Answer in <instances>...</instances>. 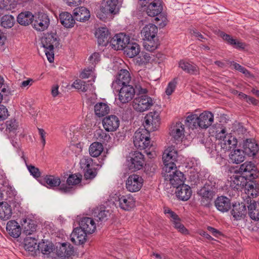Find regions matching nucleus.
I'll return each instance as SVG.
<instances>
[{"label": "nucleus", "mask_w": 259, "mask_h": 259, "mask_svg": "<svg viewBox=\"0 0 259 259\" xmlns=\"http://www.w3.org/2000/svg\"><path fill=\"white\" fill-rule=\"evenodd\" d=\"M213 121V114L209 111H204L199 116L196 114L189 115L185 122L189 128L193 130L197 127L206 129L212 124Z\"/></svg>", "instance_id": "f257e3e1"}, {"label": "nucleus", "mask_w": 259, "mask_h": 259, "mask_svg": "<svg viewBox=\"0 0 259 259\" xmlns=\"http://www.w3.org/2000/svg\"><path fill=\"white\" fill-rule=\"evenodd\" d=\"M41 43L45 49L46 55L48 61L51 63L54 60V49L60 44V38L55 31L48 32L44 34L41 37Z\"/></svg>", "instance_id": "f03ea898"}, {"label": "nucleus", "mask_w": 259, "mask_h": 259, "mask_svg": "<svg viewBox=\"0 0 259 259\" xmlns=\"http://www.w3.org/2000/svg\"><path fill=\"white\" fill-rule=\"evenodd\" d=\"M217 138L220 140L218 146L224 152L234 150L237 145V140L234 136L231 134H226V130L223 129L221 132L217 135Z\"/></svg>", "instance_id": "7ed1b4c3"}, {"label": "nucleus", "mask_w": 259, "mask_h": 259, "mask_svg": "<svg viewBox=\"0 0 259 259\" xmlns=\"http://www.w3.org/2000/svg\"><path fill=\"white\" fill-rule=\"evenodd\" d=\"M150 132L151 131H147L146 128L139 129L135 132L133 142L134 146L138 149H146L151 146L149 136Z\"/></svg>", "instance_id": "20e7f679"}, {"label": "nucleus", "mask_w": 259, "mask_h": 259, "mask_svg": "<svg viewBox=\"0 0 259 259\" xmlns=\"http://www.w3.org/2000/svg\"><path fill=\"white\" fill-rule=\"evenodd\" d=\"M178 152L175 147H169L166 149L162 156V160L164 164L163 171L169 172L176 168L175 161H177Z\"/></svg>", "instance_id": "39448f33"}, {"label": "nucleus", "mask_w": 259, "mask_h": 259, "mask_svg": "<svg viewBox=\"0 0 259 259\" xmlns=\"http://www.w3.org/2000/svg\"><path fill=\"white\" fill-rule=\"evenodd\" d=\"M145 163L144 155L138 151L130 153L127 159V165L128 169L135 171L142 169Z\"/></svg>", "instance_id": "423d86ee"}, {"label": "nucleus", "mask_w": 259, "mask_h": 259, "mask_svg": "<svg viewBox=\"0 0 259 259\" xmlns=\"http://www.w3.org/2000/svg\"><path fill=\"white\" fill-rule=\"evenodd\" d=\"M113 89L118 93V100L122 104L131 101L135 95V90L131 85H123L121 87Z\"/></svg>", "instance_id": "0eeeda50"}, {"label": "nucleus", "mask_w": 259, "mask_h": 259, "mask_svg": "<svg viewBox=\"0 0 259 259\" xmlns=\"http://www.w3.org/2000/svg\"><path fill=\"white\" fill-rule=\"evenodd\" d=\"M152 98L146 95H141L133 101V108L138 112H143L153 105Z\"/></svg>", "instance_id": "6e6552de"}, {"label": "nucleus", "mask_w": 259, "mask_h": 259, "mask_svg": "<svg viewBox=\"0 0 259 259\" xmlns=\"http://www.w3.org/2000/svg\"><path fill=\"white\" fill-rule=\"evenodd\" d=\"M160 124L159 114L157 111L150 112L145 117L144 128L153 132L157 129Z\"/></svg>", "instance_id": "1a4fd4ad"}, {"label": "nucleus", "mask_w": 259, "mask_h": 259, "mask_svg": "<svg viewBox=\"0 0 259 259\" xmlns=\"http://www.w3.org/2000/svg\"><path fill=\"white\" fill-rule=\"evenodd\" d=\"M143 184V179L141 176L137 174L129 176L125 182L126 189L131 192L139 191Z\"/></svg>", "instance_id": "9d476101"}, {"label": "nucleus", "mask_w": 259, "mask_h": 259, "mask_svg": "<svg viewBox=\"0 0 259 259\" xmlns=\"http://www.w3.org/2000/svg\"><path fill=\"white\" fill-rule=\"evenodd\" d=\"M164 177L166 180H168L174 187H179L181 185H184V175L179 170H177L176 168H174L173 170H169V172L165 171Z\"/></svg>", "instance_id": "9b49d317"}, {"label": "nucleus", "mask_w": 259, "mask_h": 259, "mask_svg": "<svg viewBox=\"0 0 259 259\" xmlns=\"http://www.w3.org/2000/svg\"><path fill=\"white\" fill-rule=\"evenodd\" d=\"M217 191V189H213L212 187L204 185L198 192V195L201 197V204L209 207Z\"/></svg>", "instance_id": "f8f14e48"}, {"label": "nucleus", "mask_w": 259, "mask_h": 259, "mask_svg": "<svg viewBox=\"0 0 259 259\" xmlns=\"http://www.w3.org/2000/svg\"><path fill=\"white\" fill-rule=\"evenodd\" d=\"M130 36L123 33L116 34L110 40L109 43L112 48L115 50H123L130 40Z\"/></svg>", "instance_id": "ddd939ff"}, {"label": "nucleus", "mask_w": 259, "mask_h": 259, "mask_svg": "<svg viewBox=\"0 0 259 259\" xmlns=\"http://www.w3.org/2000/svg\"><path fill=\"white\" fill-rule=\"evenodd\" d=\"M81 175L77 176L76 175H71L67 180V184H62L58 190L62 193L67 194L72 193L73 189L71 185H76L81 182Z\"/></svg>", "instance_id": "4468645a"}, {"label": "nucleus", "mask_w": 259, "mask_h": 259, "mask_svg": "<svg viewBox=\"0 0 259 259\" xmlns=\"http://www.w3.org/2000/svg\"><path fill=\"white\" fill-rule=\"evenodd\" d=\"M239 171L246 179L251 180L256 177V167L251 162H246L241 164Z\"/></svg>", "instance_id": "2eb2a0df"}, {"label": "nucleus", "mask_w": 259, "mask_h": 259, "mask_svg": "<svg viewBox=\"0 0 259 259\" xmlns=\"http://www.w3.org/2000/svg\"><path fill=\"white\" fill-rule=\"evenodd\" d=\"M116 205L123 210L129 211L135 207V201L131 195H119L116 200Z\"/></svg>", "instance_id": "dca6fc26"}, {"label": "nucleus", "mask_w": 259, "mask_h": 259, "mask_svg": "<svg viewBox=\"0 0 259 259\" xmlns=\"http://www.w3.org/2000/svg\"><path fill=\"white\" fill-rule=\"evenodd\" d=\"M131 79L129 72L126 69H121L118 73L116 79L113 81L112 87L116 89L123 85L128 84Z\"/></svg>", "instance_id": "f3484780"}, {"label": "nucleus", "mask_w": 259, "mask_h": 259, "mask_svg": "<svg viewBox=\"0 0 259 259\" xmlns=\"http://www.w3.org/2000/svg\"><path fill=\"white\" fill-rule=\"evenodd\" d=\"M31 24L36 30L44 31L48 27L50 24V19L46 14L41 13L35 17Z\"/></svg>", "instance_id": "a211bd4d"}, {"label": "nucleus", "mask_w": 259, "mask_h": 259, "mask_svg": "<svg viewBox=\"0 0 259 259\" xmlns=\"http://www.w3.org/2000/svg\"><path fill=\"white\" fill-rule=\"evenodd\" d=\"M243 151L249 156H255L259 151V145L254 139H246L243 144Z\"/></svg>", "instance_id": "6ab92c4d"}, {"label": "nucleus", "mask_w": 259, "mask_h": 259, "mask_svg": "<svg viewBox=\"0 0 259 259\" xmlns=\"http://www.w3.org/2000/svg\"><path fill=\"white\" fill-rule=\"evenodd\" d=\"M103 125L107 132H114L119 125V118L114 115H108L105 117L102 121Z\"/></svg>", "instance_id": "aec40b11"}, {"label": "nucleus", "mask_w": 259, "mask_h": 259, "mask_svg": "<svg viewBox=\"0 0 259 259\" xmlns=\"http://www.w3.org/2000/svg\"><path fill=\"white\" fill-rule=\"evenodd\" d=\"M120 5L118 1L106 0L101 7V11L105 14L115 15L118 13Z\"/></svg>", "instance_id": "412c9836"}, {"label": "nucleus", "mask_w": 259, "mask_h": 259, "mask_svg": "<svg viewBox=\"0 0 259 259\" xmlns=\"http://www.w3.org/2000/svg\"><path fill=\"white\" fill-rule=\"evenodd\" d=\"M87 234L81 229L77 227L71 234V241L75 245L83 244L87 241Z\"/></svg>", "instance_id": "4be33fe9"}, {"label": "nucleus", "mask_w": 259, "mask_h": 259, "mask_svg": "<svg viewBox=\"0 0 259 259\" xmlns=\"http://www.w3.org/2000/svg\"><path fill=\"white\" fill-rule=\"evenodd\" d=\"M79 228L88 234H92L96 229V225L93 219L89 217L83 218L79 223Z\"/></svg>", "instance_id": "5701e85b"}, {"label": "nucleus", "mask_w": 259, "mask_h": 259, "mask_svg": "<svg viewBox=\"0 0 259 259\" xmlns=\"http://www.w3.org/2000/svg\"><path fill=\"white\" fill-rule=\"evenodd\" d=\"M95 35L99 45L106 46L110 41L109 32L105 27L99 28L96 31Z\"/></svg>", "instance_id": "b1692460"}, {"label": "nucleus", "mask_w": 259, "mask_h": 259, "mask_svg": "<svg viewBox=\"0 0 259 259\" xmlns=\"http://www.w3.org/2000/svg\"><path fill=\"white\" fill-rule=\"evenodd\" d=\"M246 213V209L243 203H235L233 204L231 214L234 220L239 221L244 219Z\"/></svg>", "instance_id": "393cba45"}, {"label": "nucleus", "mask_w": 259, "mask_h": 259, "mask_svg": "<svg viewBox=\"0 0 259 259\" xmlns=\"http://www.w3.org/2000/svg\"><path fill=\"white\" fill-rule=\"evenodd\" d=\"M57 254L62 258H68L73 255V247L69 243H63L57 248Z\"/></svg>", "instance_id": "a878e982"}, {"label": "nucleus", "mask_w": 259, "mask_h": 259, "mask_svg": "<svg viewBox=\"0 0 259 259\" xmlns=\"http://www.w3.org/2000/svg\"><path fill=\"white\" fill-rule=\"evenodd\" d=\"M157 32V27L153 24L146 25L143 28L141 31V34L144 36V39H153L156 38Z\"/></svg>", "instance_id": "bb28decb"}, {"label": "nucleus", "mask_w": 259, "mask_h": 259, "mask_svg": "<svg viewBox=\"0 0 259 259\" xmlns=\"http://www.w3.org/2000/svg\"><path fill=\"white\" fill-rule=\"evenodd\" d=\"M176 194L177 197L182 201H187L191 197L192 191L190 186L184 184L176 188Z\"/></svg>", "instance_id": "cd10ccee"}, {"label": "nucleus", "mask_w": 259, "mask_h": 259, "mask_svg": "<svg viewBox=\"0 0 259 259\" xmlns=\"http://www.w3.org/2000/svg\"><path fill=\"white\" fill-rule=\"evenodd\" d=\"M214 205L218 210L223 212H227L231 208V201L227 197L221 196L215 199Z\"/></svg>", "instance_id": "c85d7f7f"}, {"label": "nucleus", "mask_w": 259, "mask_h": 259, "mask_svg": "<svg viewBox=\"0 0 259 259\" xmlns=\"http://www.w3.org/2000/svg\"><path fill=\"white\" fill-rule=\"evenodd\" d=\"M75 19L79 22L88 20L90 17V11L84 7L76 8L73 11Z\"/></svg>", "instance_id": "c756f323"}, {"label": "nucleus", "mask_w": 259, "mask_h": 259, "mask_svg": "<svg viewBox=\"0 0 259 259\" xmlns=\"http://www.w3.org/2000/svg\"><path fill=\"white\" fill-rule=\"evenodd\" d=\"M6 230L11 236L15 238L19 237L21 233L20 226L14 220L9 221L7 223Z\"/></svg>", "instance_id": "7c9ffc66"}, {"label": "nucleus", "mask_w": 259, "mask_h": 259, "mask_svg": "<svg viewBox=\"0 0 259 259\" xmlns=\"http://www.w3.org/2000/svg\"><path fill=\"white\" fill-rule=\"evenodd\" d=\"M124 54L130 58H134L139 55L140 52V46L136 42L131 41L127 43L123 50Z\"/></svg>", "instance_id": "2f4dec72"}, {"label": "nucleus", "mask_w": 259, "mask_h": 259, "mask_svg": "<svg viewBox=\"0 0 259 259\" xmlns=\"http://www.w3.org/2000/svg\"><path fill=\"white\" fill-rule=\"evenodd\" d=\"M146 11L148 16L155 17L159 14L162 10V7L160 3L158 1H154L147 5Z\"/></svg>", "instance_id": "473e14b6"}, {"label": "nucleus", "mask_w": 259, "mask_h": 259, "mask_svg": "<svg viewBox=\"0 0 259 259\" xmlns=\"http://www.w3.org/2000/svg\"><path fill=\"white\" fill-rule=\"evenodd\" d=\"M40 181L42 184H47V188L50 189H54L61 185L60 179L52 175H46Z\"/></svg>", "instance_id": "72a5a7b5"}, {"label": "nucleus", "mask_w": 259, "mask_h": 259, "mask_svg": "<svg viewBox=\"0 0 259 259\" xmlns=\"http://www.w3.org/2000/svg\"><path fill=\"white\" fill-rule=\"evenodd\" d=\"M169 134L175 140H179L184 134V125L181 122H176L171 127Z\"/></svg>", "instance_id": "f704fd0d"}, {"label": "nucleus", "mask_w": 259, "mask_h": 259, "mask_svg": "<svg viewBox=\"0 0 259 259\" xmlns=\"http://www.w3.org/2000/svg\"><path fill=\"white\" fill-rule=\"evenodd\" d=\"M230 187L234 191H238L244 187L247 180L242 176H235L231 178Z\"/></svg>", "instance_id": "c9c22d12"}, {"label": "nucleus", "mask_w": 259, "mask_h": 259, "mask_svg": "<svg viewBox=\"0 0 259 259\" xmlns=\"http://www.w3.org/2000/svg\"><path fill=\"white\" fill-rule=\"evenodd\" d=\"M60 20L61 24L66 28L73 27L75 23L74 16L67 12L61 13L59 15Z\"/></svg>", "instance_id": "e433bc0d"}, {"label": "nucleus", "mask_w": 259, "mask_h": 259, "mask_svg": "<svg viewBox=\"0 0 259 259\" xmlns=\"http://www.w3.org/2000/svg\"><path fill=\"white\" fill-rule=\"evenodd\" d=\"M34 16L29 11L21 12L17 16V22L21 25L27 26L31 24Z\"/></svg>", "instance_id": "4c0bfd02"}, {"label": "nucleus", "mask_w": 259, "mask_h": 259, "mask_svg": "<svg viewBox=\"0 0 259 259\" xmlns=\"http://www.w3.org/2000/svg\"><path fill=\"white\" fill-rule=\"evenodd\" d=\"M12 215L11 206L7 202H0V219L8 220Z\"/></svg>", "instance_id": "58836bf2"}, {"label": "nucleus", "mask_w": 259, "mask_h": 259, "mask_svg": "<svg viewBox=\"0 0 259 259\" xmlns=\"http://www.w3.org/2000/svg\"><path fill=\"white\" fill-rule=\"evenodd\" d=\"M109 106L106 103H97L94 106L95 113L99 117L106 115L109 112Z\"/></svg>", "instance_id": "ea45409f"}, {"label": "nucleus", "mask_w": 259, "mask_h": 259, "mask_svg": "<svg viewBox=\"0 0 259 259\" xmlns=\"http://www.w3.org/2000/svg\"><path fill=\"white\" fill-rule=\"evenodd\" d=\"M24 247L25 250L28 251L35 252V251L38 248L37 240L34 237H26L24 239Z\"/></svg>", "instance_id": "a19ab883"}, {"label": "nucleus", "mask_w": 259, "mask_h": 259, "mask_svg": "<svg viewBox=\"0 0 259 259\" xmlns=\"http://www.w3.org/2000/svg\"><path fill=\"white\" fill-rule=\"evenodd\" d=\"M243 150L240 149H234L229 155L231 161L233 163L239 164L244 160L245 156Z\"/></svg>", "instance_id": "79ce46f5"}, {"label": "nucleus", "mask_w": 259, "mask_h": 259, "mask_svg": "<svg viewBox=\"0 0 259 259\" xmlns=\"http://www.w3.org/2000/svg\"><path fill=\"white\" fill-rule=\"evenodd\" d=\"M249 214L251 219L259 220V204L254 200L250 201V204L248 206Z\"/></svg>", "instance_id": "37998d69"}, {"label": "nucleus", "mask_w": 259, "mask_h": 259, "mask_svg": "<svg viewBox=\"0 0 259 259\" xmlns=\"http://www.w3.org/2000/svg\"><path fill=\"white\" fill-rule=\"evenodd\" d=\"M104 149L103 145L98 142L93 143L89 147V153L92 157H97L103 152Z\"/></svg>", "instance_id": "c03bdc74"}, {"label": "nucleus", "mask_w": 259, "mask_h": 259, "mask_svg": "<svg viewBox=\"0 0 259 259\" xmlns=\"http://www.w3.org/2000/svg\"><path fill=\"white\" fill-rule=\"evenodd\" d=\"M154 57L151 52H142L137 58V63L139 65H146L153 60Z\"/></svg>", "instance_id": "a18cd8bd"}, {"label": "nucleus", "mask_w": 259, "mask_h": 259, "mask_svg": "<svg viewBox=\"0 0 259 259\" xmlns=\"http://www.w3.org/2000/svg\"><path fill=\"white\" fill-rule=\"evenodd\" d=\"M179 67L186 72L195 74H197L198 71L195 65L190 64L189 63L183 60H181L179 62Z\"/></svg>", "instance_id": "49530a36"}, {"label": "nucleus", "mask_w": 259, "mask_h": 259, "mask_svg": "<svg viewBox=\"0 0 259 259\" xmlns=\"http://www.w3.org/2000/svg\"><path fill=\"white\" fill-rule=\"evenodd\" d=\"M109 215V212L108 210L105 209L99 210L97 209L94 212V219L99 223L100 222L101 224L103 222H105L108 219Z\"/></svg>", "instance_id": "de8ad7c7"}, {"label": "nucleus", "mask_w": 259, "mask_h": 259, "mask_svg": "<svg viewBox=\"0 0 259 259\" xmlns=\"http://www.w3.org/2000/svg\"><path fill=\"white\" fill-rule=\"evenodd\" d=\"M1 24L2 27L5 28H12L15 23L14 17L10 15H5L1 19Z\"/></svg>", "instance_id": "09e8293b"}, {"label": "nucleus", "mask_w": 259, "mask_h": 259, "mask_svg": "<svg viewBox=\"0 0 259 259\" xmlns=\"http://www.w3.org/2000/svg\"><path fill=\"white\" fill-rule=\"evenodd\" d=\"M145 40H146V41L144 42V47L147 51L151 53L155 50L159 46V43L157 41V38H154L153 39Z\"/></svg>", "instance_id": "8fccbe9b"}, {"label": "nucleus", "mask_w": 259, "mask_h": 259, "mask_svg": "<svg viewBox=\"0 0 259 259\" xmlns=\"http://www.w3.org/2000/svg\"><path fill=\"white\" fill-rule=\"evenodd\" d=\"M38 249L40 250L44 254H49L53 251L54 248L52 244L47 242H42L38 243Z\"/></svg>", "instance_id": "3c124183"}, {"label": "nucleus", "mask_w": 259, "mask_h": 259, "mask_svg": "<svg viewBox=\"0 0 259 259\" xmlns=\"http://www.w3.org/2000/svg\"><path fill=\"white\" fill-rule=\"evenodd\" d=\"M93 159L90 157L84 156L80 161V167L84 170L93 167Z\"/></svg>", "instance_id": "603ef678"}, {"label": "nucleus", "mask_w": 259, "mask_h": 259, "mask_svg": "<svg viewBox=\"0 0 259 259\" xmlns=\"http://www.w3.org/2000/svg\"><path fill=\"white\" fill-rule=\"evenodd\" d=\"M94 136L97 140L101 142L108 141L110 138V136L102 130H97Z\"/></svg>", "instance_id": "864d4df0"}, {"label": "nucleus", "mask_w": 259, "mask_h": 259, "mask_svg": "<svg viewBox=\"0 0 259 259\" xmlns=\"http://www.w3.org/2000/svg\"><path fill=\"white\" fill-rule=\"evenodd\" d=\"M6 130L9 131V132L15 133L17 130L18 124V122L15 119H11L8 120L6 122Z\"/></svg>", "instance_id": "5fc2aeb1"}, {"label": "nucleus", "mask_w": 259, "mask_h": 259, "mask_svg": "<svg viewBox=\"0 0 259 259\" xmlns=\"http://www.w3.org/2000/svg\"><path fill=\"white\" fill-rule=\"evenodd\" d=\"M244 186L247 189L248 194H250L253 197H255L258 195L259 193V188L258 187H255L254 188L253 184H247L246 181Z\"/></svg>", "instance_id": "6e6d98bb"}, {"label": "nucleus", "mask_w": 259, "mask_h": 259, "mask_svg": "<svg viewBox=\"0 0 259 259\" xmlns=\"http://www.w3.org/2000/svg\"><path fill=\"white\" fill-rule=\"evenodd\" d=\"M84 178L86 180L93 179L97 175V169L93 166L89 169L83 170Z\"/></svg>", "instance_id": "4d7b16f0"}, {"label": "nucleus", "mask_w": 259, "mask_h": 259, "mask_svg": "<svg viewBox=\"0 0 259 259\" xmlns=\"http://www.w3.org/2000/svg\"><path fill=\"white\" fill-rule=\"evenodd\" d=\"M36 230V226L33 223V222L31 220L29 221V222L26 226H24V233L27 235H31L33 232Z\"/></svg>", "instance_id": "13d9d810"}, {"label": "nucleus", "mask_w": 259, "mask_h": 259, "mask_svg": "<svg viewBox=\"0 0 259 259\" xmlns=\"http://www.w3.org/2000/svg\"><path fill=\"white\" fill-rule=\"evenodd\" d=\"M177 82L176 78L170 81L165 90V93L167 95H170L175 91Z\"/></svg>", "instance_id": "bf43d9fd"}, {"label": "nucleus", "mask_w": 259, "mask_h": 259, "mask_svg": "<svg viewBox=\"0 0 259 259\" xmlns=\"http://www.w3.org/2000/svg\"><path fill=\"white\" fill-rule=\"evenodd\" d=\"M217 179L216 178H215L213 176L209 175L208 177L207 180L204 185L209 187H212L213 189L217 190Z\"/></svg>", "instance_id": "052dcab7"}, {"label": "nucleus", "mask_w": 259, "mask_h": 259, "mask_svg": "<svg viewBox=\"0 0 259 259\" xmlns=\"http://www.w3.org/2000/svg\"><path fill=\"white\" fill-rule=\"evenodd\" d=\"M231 64L233 65L235 69L240 71V72L242 73L245 75L249 74V71L247 69H246L245 67L242 66L238 63H236L234 61H232L231 62Z\"/></svg>", "instance_id": "680f3d73"}, {"label": "nucleus", "mask_w": 259, "mask_h": 259, "mask_svg": "<svg viewBox=\"0 0 259 259\" xmlns=\"http://www.w3.org/2000/svg\"><path fill=\"white\" fill-rule=\"evenodd\" d=\"M173 223L175 225V228L177 229L181 233L183 234H186L188 233L187 229L180 222V219H179V220H178L176 221V222H174Z\"/></svg>", "instance_id": "e2e57ef3"}, {"label": "nucleus", "mask_w": 259, "mask_h": 259, "mask_svg": "<svg viewBox=\"0 0 259 259\" xmlns=\"http://www.w3.org/2000/svg\"><path fill=\"white\" fill-rule=\"evenodd\" d=\"M27 168L31 175H32L34 178H37L40 177V172L37 167H36L32 165H27Z\"/></svg>", "instance_id": "0e129e2a"}, {"label": "nucleus", "mask_w": 259, "mask_h": 259, "mask_svg": "<svg viewBox=\"0 0 259 259\" xmlns=\"http://www.w3.org/2000/svg\"><path fill=\"white\" fill-rule=\"evenodd\" d=\"M9 116L8 111L4 105H0V121L5 120Z\"/></svg>", "instance_id": "69168bd1"}, {"label": "nucleus", "mask_w": 259, "mask_h": 259, "mask_svg": "<svg viewBox=\"0 0 259 259\" xmlns=\"http://www.w3.org/2000/svg\"><path fill=\"white\" fill-rule=\"evenodd\" d=\"M100 55L99 53H93L90 57L89 60L90 63L94 66L98 63L100 61Z\"/></svg>", "instance_id": "338daca9"}, {"label": "nucleus", "mask_w": 259, "mask_h": 259, "mask_svg": "<svg viewBox=\"0 0 259 259\" xmlns=\"http://www.w3.org/2000/svg\"><path fill=\"white\" fill-rule=\"evenodd\" d=\"M232 46L236 49L242 50L245 49L246 44L242 41L238 40V39H236L235 43L233 44Z\"/></svg>", "instance_id": "774afa93"}]
</instances>
